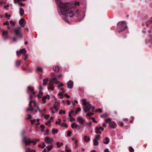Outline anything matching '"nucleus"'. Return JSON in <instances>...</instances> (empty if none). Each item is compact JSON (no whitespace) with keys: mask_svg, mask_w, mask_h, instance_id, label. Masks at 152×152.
I'll use <instances>...</instances> for the list:
<instances>
[{"mask_svg":"<svg viewBox=\"0 0 152 152\" xmlns=\"http://www.w3.org/2000/svg\"><path fill=\"white\" fill-rule=\"evenodd\" d=\"M57 4L61 9L58 12L59 15H65L68 14L70 15V18H72L73 15L72 10L75 7V5L79 4V3L77 2L74 4L60 2Z\"/></svg>","mask_w":152,"mask_h":152,"instance_id":"nucleus-1","label":"nucleus"},{"mask_svg":"<svg viewBox=\"0 0 152 152\" xmlns=\"http://www.w3.org/2000/svg\"><path fill=\"white\" fill-rule=\"evenodd\" d=\"M29 100L30 101L29 104V107L27 108V111H34L36 113L37 110H38L40 112L41 111L39 107L38 103L34 100H32L31 99Z\"/></svg>","mask_w":152,"mask_h":152,"instance_id":"nucleus-2","label":"nucleus"},{"mask_svg":"<svg viewBox=\"0 0 152 152\" xmlns=\"http://www.w3.org/2000/svg\"><path fill=\"white\" fill-rule=\"evenodd\" d=\"M83 103L82 105L84 107H83V109L85 112H87L89 111L91 109L94 110L95 108L94 106H92L91 104L88 101L87 99L85 98L83 99H82Z\"/></svg>","mask_w":152,"mask_h":152,"instance_id":"nucleus-3","label":"nucleus"},{"mask_svg":"<svg viewBox=\"0 0 152 152\" xmlns=\"http://www.w3.org/2000/svg\"><path fill=\"white\" fill-rule=\"evenodd\" d=\"M26 91L28 94H30L29 100L36 96V95H34L36 94V92L34 91V88L32 87L28 86Z\"/></svg>","mask_w":152,"mask_h":152,"instance_id":"nucleus-4","label":"nucleus"},{"mask_svg":"<svg viewBox=\"0 0 152 152\" xmlns=\"http://www.w3.org/2000/svg\"><path fill=\"white\" fill-rule=\"evenodd\" d=\"M118 31L120 32L125 30L127 28L125 22L123 21L119 22L118 23Z\"/></svg>","mask_w":152,"mask_h":152,"instance_id":"nucleus-5","label":"nucleus"},{"mask_svg":"<svg viewBox=\"0 0 152 152\" xmlns=\"http://www.w3.org/2000/svg\"><path fill=\"white\" fill-rule=\"evenodd\" d=\"M14 30L15 34L18 37L20 38H22V36L21 34L22 32V30L20 27H18L17 28H14Z\"/></svg>","mask_w":152,"mask_h":152,"instance_id":"nucleus-6","label":"nucleus"},{"mask_svg":"<svg viewBox=\"0 0 152 152\" xmlns=\"http://www.w3.org/2000/svg\"><path fill=\"white\" fill-rule=\"evenodd\" d=\"M77 121L80 124H83L86 123L85 120L81 116H78L77 118Z\"/></svg>","mask_w":152,"mask_h":152,"instance_id":"nucleus-7","label":"nucleus"},{"mask_svg":"<svg viewBox=\"0 0 152 152\" xmlns=\"http://www.w3.org/2000/svg\"><path fill=\"white\" fill-rule=\"evenodd\" d=\"M23 142H24L26 145H29L32 142V141H31L30 139L27 140L26 137H23Z\"/></svg>","mask_w":152,"mask_h":152,"instance_id":"nucleus-8","label":"nucleus"},{"mask_svg":"<svg viewBox=\"0 0 152 152\" xmlns=\"http://www.w3.org/2000/svg\"><path fill=\"white\" fill-rule=\"evenodd\" d=\"M26 50L25 48H23L22 49H20L19 50H17L16 51V53L17 55L19 56L20 55V54H23L24 55V54H26Z\"/></svg>","mask_w":152,"mask_h":152,"instance_id":"nucleus-9","label":"nucleus"},{"mask_svg":"<svg viewBox=\"0 0 152 152\" xmlns=\"http://www.w3.org/2000/svg\"><path fill=\"white\" fill-rule=\"evenodd\" d=\"M44 141L47 143L48 144H52L53 142V139L48 137H46L45 138Z\"/></svg>","mask_w":152,"mask_h":152,"instance_id":"nucleus-10","label":"nucleus"},{"mask_svg":"<svg viewBox=\"0 0 152 152\" xmlns=\"http://www.w3.org/2000/svg\"><path fill=\"white\" fill-rule=\"evenodd\" d=\"M60 103L58 102H56L54 105L53 106L54 109H55L56 112H57L58 110L59 109L60 107Z\"/></svg>","mask_w":152,"mask_h":152,"instance_id":"nucleus-11","label":"nucleus"},{"mask_svg":"<svg viewBox=\"0 0 152 152\" xmlns=\"http://www.w3.org/2000/svg\"><path fill=\"white\" fill-rule=\"evenodd\" d=\"M8 33L7 31H2V37L4 40H6L8 38Z\"/></svg>","mask_w":152,"mask_h":152,"instance_id":"nucleus-12","label":"nucleus"},{"mask_svg":"<svg viewBox=\"0 0 152 152\" xmlns=\"http://www.w3.org/2000/svg\"><path fill=\"white\" fill-rule=\"evenodd\" d=\"M67 87L69 88H72L73 87V83L71 80H70L67 83Z\"/></svg>","mask_w":152,"mask_h":152,"instance_id":"nucleus-13","label":"nucleus"},{"mask_svg":"<svg viewBox=\"0 0 152 152\" xmlns=\"http://www.w3.org/2000/svg\"><path fill=\"white\" fill-rule=\"evenodd\" d=\"M109 126L112 128H115L116 127L117 125L114 121H112L110 122Z\"/></svg>","mask_w":152,"mask_h":152,"instance_id":"nucleus-14","label":"nucleus"},{"mask_svg":"<svg viewBox=\"0 0 152 152\" xmlns=\"http://www.w3.org/2000/svg\"><path fill=\"white\" fill-rule=\"evenodd\" d=\"M19 23L20 25L23 27H24L26 24L25 20H20Z\"/></svg>","mask_w":152,"mask_h":152,"instance_id":"nucleus-15","label":"nucleus"},{"mask_svg":"<svg viewBox=\"0 0 152 152\" xmlns=\"http://www.w3.org/2000/svg\"><path fill=\"white\" fill-rule=\"evenodd\" d=\"M109 142L110 139L108 137H106L103 141V143L105 144H107L109 143Z\"/></svg>","mask_w":152,"mask_h":152,"instance_id":"nucleus-16","label":"nucleus"},{"mask_svg":"<svg viewBox=\"0 0 152 152\" xmlns=\"http://www.w3.org/2000/svg\"><path fill=\"white\" fill-rule=\"evenodd\" d=\"M53 147V145H49L46 146V148L47 149V152H48L51 150V149Z\"/></svg>","mask_w":152,"mask_h":152,"instance_id":"nucleus-17","label":"nucleus"},{"mask_svg":"<svg viewBox=\"0 0 152 152\" xmlns=\"http://www.w3.org/2000/svg\"><path fill=\"white\" fill-rule=\"evenodd\" d=\"M84 140L85 142H88L90 140V138L87 136H85L84 137Z\"/></svg>","mask_w":152,"mask_h":152,"instance_id":"nucleus-18","label":"nucleus"},{"mask_svg":"<svg viewBox=\"0 0 152 152\" xmlns=\"http://www.w3.org/2000/svg\"><path fill=\"white\" fill-rule=\"evenodd\" d=\"M36 71L39 72H43V69L41 67H37L36 69Z\"/></svg>","mask_w":152,"mask_h":152,"instance_id":"nucleus-19","label":"nucleus"},{"mask_svg":"<svg viewBox=\"0 0 152 152\" xmlns=\"http://www.w3.org/2000/svg\"><path fill=\"white\" fill-rule=\"evenodd\" d=\"M71 127L72 129L77 128L78 126L75 123H72L71 125Z\"/></svg>","mask_w":152,"mask_h":152,"instance_id":"nucleus-20","label":"nucleus"},{"mask_svg":"<svg viewBox=\"0 0 152 152\" xmlns=\"http://www.w3.org/2000/svg\"><path fill=\"white\" fill-rule=\"evenodd\" d=\"M48 81V78H46L43 80V85L45 86L47 84V83Z\"/></svg>","mask_w":152,"mask_h":152,"instance_id":"nucleus-21","label":"nucleus"},{"mask_svg":"<svg viewBox=\"0 0 152 152\" xmlns=\"http://www.w3.org/2000/svg\"><path fill=\"white\" fill-rule=\"evenodd\" d=\"M53 69L55 72H58L59 71V67L57 66H54L53 67Z\"/></svg>","mask_w":152,"mask_h":152,"instance_id":"nucleus-22","label":"nucleus"},{"mask_svg":"<svg viewBox=\"0 0 152 152\" xmlns=\"http://www.w3.org/2000/svg\"><path fill=\"white\" fill-rule=\"evenodd\" d=\"M19 12L20 15L21 16H22L24 13V10L22 8H20L19 10Z\"/></svg>","mask_w":152,"mask_h":152,"instance_id":"nucleus-23","label":"nucleus"},{"mask_svg":"<svg viewBox=\"0 0 152 152\" xmlns=\"http://www.w3.org/2000/svg\"><path fill=\"white\" fill-rule=\"evenodd\" d=\"M52 81H53V82H54V83L56 84H58L59 83V82L55 77H53L52 78Z\"/></svg>","mask_w":152,"mask_h":152,"instance_id":"nucleus-24","label":"nucleus"},{"mask_svg":"<svg viewBox=\"0 0 152 152\" xmlns=\"http://www.w3.org/2000/svg\"><path fill=\"white\" fill-rule=\"evenodd\" d=\"M64 22L69 24H70L72 23L71 20H64Z\"/></svg>","mask_w":152,"mask_h":152,"instance_id":"nucleus-25","label":"nucleus"},{"mask_svg":"<svg viewBox=\"0 0 152 152\" xmlns=\"http://www.w3.org/2000/svg\"><path fill=\"white\" fill-rule=\"evenodd\" d=\"M43 93L42 91H40L39 94L37 95V96L38 98H40L43 95Z\"/></svg>","mask_w":152,"mask_h":152,"instance_id":"nucleus-26","label":"nucleus"},{"mask_svg":"<svg viewBox=\"0 0 152 152\" xmlns=\"http://www.w3.org/2000/svg\"><path fill=\"white\" fill-rule=\"evenodd\" d=\"M26 152H36L34 150L31 149L30 148H28L26 150Z\"/></svg>","mask_w":152,"mask_h":152,"instance_id":"nucleus-27","label":"nucleus"},{"mask_svg":"<svg viewBox=\"0 0 152 152\" xmlns=\"http://www.w3.org/2000/svg\"><path fill=\"white\" fill-rule=\"evenodd\" d=\"M52 132L53 134H55V133H58V131L57 129H52Z\"/></svg>","mask_w":152,"mask_h":152,"instance_id":"nucleus-28","label":"nucleus"},{"mask_svg":"<svg viewBox=\"0 0 152 152\" xmlns=\"http://www.w3.org/2000/svg\"><path fill=\"white\" fill-rule=\"evenodd\" d=\"M99 142L97 140H96L95 139L94 140V144L95 145H97L99 144Z\"/></svg>","mask_w":152,"mask_h":152,"instance_id":"nucleus-29","label":"nucleus"},{"mask_svg":"<svg viewBox=\"0 0 152 152\" xmlns=\"http://www.w3.org/2000/svg\"><path fill=\"white\" fill-rule=\"evenodd\" d=\"M21 63V61L20 60H18L16 61L15 65L16 66H18Z\"/></svg>","mask_w":152,"mask_h":152,"instance_id":"nucleus-30","label":"nucleus"},{"mask_svg":"<svg viewBox=\"0 0 152 152\" xmlns=\"http://www.w3.org/2000/svg\"><path fill=\"white\" fill-rule=\"evenodd\" d=\"M65 113H66L65 110H61L59 111V114L61 115V114L62 113L65 114Z\"/></svg>","mask_w":152,"mask_h":152,"instance_id":"nucleus-31","label":"nucleus"},{"mask_svg":"<svg viewBox=\"0 0 152 152\" xmlns=\"http://www.w3.org/2000/svg\"><path fill=\"white\" fill-rule=\"evenodd\" d=\"M56 143L57 145V146L58 148L60 147L62 145H63V143L62 142L59 143V142H57Z\"/></svg>","mask_w":152,"mask_h":152,"instance_id":"nucleus-32","label":"nucleus"},{"mask_svg":"<svg viewBox=\"0 0 152 152\" xmlns=\"http://www.w3.org/2000/svg\"><path fill=\"white\" fill-rule=\"evenodd\" d=\"M101 129L102 131L104 130V129L101 127H96L95 128V130H100Z\"/></svg>","mask_w":152,"mask_h":152,"instance_id":"nucleus-33","label":"nucleus"},{"mask_svg":"<svg viewBox=\"0 0 152 152\" xmlns=\"http://www.w3.org/2000/svg\"><path fill=\"white\" fill-rule=\"evenodd\" d=\"M50 110L52 113H54L56 112L55 110V111L53 110V108L52 107H51L50 108Z\"/></svg>","mask_w":152,"mask_h":152,"instance_id":"nucleus-34","label":"nucleus"},{"mask_svg":"<svg viewBox=\"0 0 152 152\" xmlns=\"http://www.w3.org/2000/svg\"><path fill=\"white\" fill-rule=\"evenodd\" d=\"M100 135H98L97 136H96L95 137V138L94 139H95L96 140H100Z\"/></svg>","mask_w":152,"mask_h":152,"instance_id":"nucleus-35","label":"nucleus"},{"mask_svg":"<svg viewBox=\"0 0 152 152\" xmlns=\"http://www.w3.org/2000/svg\"><path fill=\"white\" fill-rule=\"evenodd\" d=\"M61 120L60 119H58V121H57L56 122V124H58V125H59L60 124V123L61 122Z\"/></svg>","mask_w":152,"mask_h":152,"instance_id":"nucleus-36","label":"nucleus"},{"mask_svg":"<svg viewBox=\"0 0 152 152\" xmlns=\"http://www.w3.org/2000/svg\"><path fill=\"white\" fill-rule=\"evenodd\" d=\"M105 121L106 123H107L111 121V119L110 118H108L105 119Z\"/></svg>","mask_w":152,"mask_h":152,"instance_id":"nucleus-37","label":"nucleus"},{"mask_svg":"<svg viewBox=\"0 0 152 152\" xmlns=\"http://www.w3.org/2000/svg\"><path fill=\"white\" fill-rule=\"evenodd\" d=\"M46 99L44 96H43L42 98V101L43 102V104L46 103V102L45 101Z\"/></svg>","mask_w":152,"mask_h":152,"instance_id":"nucleus-38","label":"nucleus"},{"mask_svg":"<svg viewBox=\"0 0 152 152\" xmlns=\"http://www.w3.org/2000/svg\"><path fill=\"white\" fill-rule=\"evenodd\" d=\"M42 145L43 146H42V145H39L38 146L39 147H41L42 148H44L45 146L46 145H45L44 142L43 143H42Z\"/></svg>","mask_w":152,"mask_h":152,"instance_id":"nucleus-39","label":"nucleus"},{"mask_svg":"<svg viewBox=\"0 0 152 152\" xmlns=\"http://www.w3.org/2000/svg\"><path fill=\"white\" fill-rule=\"evenodd\" d=\"M107 116V115L106 113H104L103 114H102L101 115V117L102 118H105Z\"/></svg>","mask_w":152,"mask_h":152,"instance_id":"nucleus-40","label":"nucleus"},{"mask_svg":"<svg viewBox=\"0 0 152 152\" xmlns=\"http://www.w3.org/2000/svg\"><path fill=\"white\" fill-rule=\"evenodd\" d=\"M53 81H52V79L50 81L49 84V86H53Z\"/></svg>","mask_w":152,"mask_h":152,"instance_id":"nucleus-41","label":"nucleus"},{"mask_svg":"<svg viewBox=\"0 0 152 152\" xmlns=\"http://www.w3.org/2000/svg\"><path fill=\"white\" fill-rule=\"evenodd\" d=\"M61 126H64L66 128H67L68 127V126L65 123H62L61 124Z\"/></svg>","mask_w":152,"mask_h":152,"instance_id":"nucleus-42","label":"nucleus"},{"mask_svg":"<svg viewBox=\"0 0 152 152\" xmlns=\"http://www.w3.org/2000/svg\"><path fill=\"white\" fill-rule=\"evenodd\" d=\"M51 121H50L49 120L45 123L46 125L50 126V125Z\"/></svg>","mask_w":152,"mask_h":152,"instance_id":"nucleus-43","label":"nucleus"},{"mask_svg":"<svg viewBox=\"0 0 152 152\" xmlns=\"http://www.w3.org/2000/svg\"><path fill=\"white\" fill-rule=\"evenodd\" d=\"M63 86H64L63 84L62 83H60V84L58 85V89H60V87Z\"/></svg>","mask_w":152,"mask_h":152,"instance_id":"nucleus-44","label":"nucleus"},{"mask_svg":"<svg viewBox=\"0 0 152 152\" xmlns=\"http://www.w3.org/2000/svg\"><path fill=\"white\" fill-rule=\"evenodd\" d=\"M48 89H51L52 90H53L54 89V87L53 86H50L48 88Z\"/></svg>","mask_w":152,"mask_h":152,"instance_id":"nucleus-45","label":"nucleus"},{"mask_svg":"<svg viewBox=\"0 0 152 152\" xmlns=\"http://www.w3.org/2000/svg\"><path fill=\"white\" fill-rule=\"evenodd\" d=\"M10 23L12 25H14L15 23V22L13 21L12 20H10Z\"/></svg>","mask_w":152,"mask_h":152,"instance_id":"nucleus-46","label":"nucleus"},{"mask_svg":"<svg viewBox=\"0 0 152 152\" xmlns=\"http://www.w3.org/2000/svg\"><path fill=\"white\" fill-rule=\"evenodd\" d=\"M81 110V109L80 107L78 108L76 110L75 113L76 114H77L79 111H80Z\"/></svg>","mask_w":152,"mask_h":152,"instance_id":"nucleus-47","label":"nucleus"},{"mask_svg":"<svg viewBox=\"0 0 152 152\" xmlns=\"http://www.w3.org/2000/svg\"><path fill=\"white\" fill-rule=\"evenodd\" d=\"M148 38L149 39V42L152 43V37L151 36H149Z\"/></svg>","mask_w":152,"mask_h":152,"instance_id":"nucleus-48","label":"nucleus"},{"mask_svg":"<svg viewBox=\"0 0 152 152\" xmlns=\"http://www.w3.org/2000/svg\"><path fill=\"white\" fill-rule=\"evenodd\" d=\"M5 16L7 18H9L11 17L10 15H8L7 13L5 14Z\"/></svg>","mask_w":152,"mask_h":152,"instance_id":"nucleus-49","label":"nucleus"},{"mask_svg":"<svg viewBox=\"0 0 152 152\" xmlns=\"http://www.w3.org/2000/svg\"><path fill=\"white\" fill-rule=\"evenodd\" d=\"M58 95H59L60 96V98H63L64 97L63 95L61 93H58Z\"/></svg>","mask_w":152,"mask_h":152,"instance_id":"nucleus-50","label":"nucleus"},{"mask_svg":"<svg viewBox=\"0 0 152 152\" xmlns=\"http://www.w3.org/2000/svg\"><path fill=\"white\" fill-rule=\"evenodd\" d=\"M46 99H49L50 98V96L49 95H47L45 96H44Z\"/></svg>","mask_w":152,"mask_h":152,"instance_id":"nucleus-51","label":"nucleus"},{"mask_svg":"<svg viewBox=\"0 0 152 152\" xmlns=\"http://www.w3.org/2000/svg\"><path fill=\"white\" fill-rule=\"evenodd\" d=\"M72 134L71 132L70 131H68L67 132V135L68 136H71Z\"/></svg>","mask_w":152,"mask_h":152,"instance_id":"nucleus-52","label":"nucleus"},{"mask_svg":"<svg viewBox=\"0 0 152 152\" xmlns=\"http://www.w3.org/2000/svg\"><path fill=\"white\" fill-rule=\"evenodd\" d=\"M129 151L130 152H133L134 151V149L130 147L129 148Z\"/></svg>","mask_w":152,"mask_h":152,"instance_id":"nucleus-53","label":"nucleus"},{"mask_svg":"<svg viewBox=\"0 0 152 152\" xmlns=\"http://www.w3.org/2000/svg\"><path fill=\"white\" fill-rule=\"evenodd\" d=\"M96 131H95V133L96 134H101V132L100 131H99V130H96Z\"/></svg>","mask_w":152,"mask_h":152,"instance_id":"nucleus-54","label":"nucleus"},{"mask_svg":"<svg viewBox=\"0 0 152 152\" xmlns=\"http://www.w3.org/2000/svg\"><path fill=\"white\" fill-rule=\"evenodd\" d=\"M102 111V110L101 109L99 108L98 109L96 110V112H99V113H101Z\"/></svg>","mask_w":152,"mask_h":152,"instance_id":"nucleus-55","label":"nucleus"},{"mask_svg":"<svg viewBox=\"0 0 152 152\" xmlns=\"http://www.w3.org/2000/svg\"><path fill=\"white\" fill-rule=\"evenodd\" d=\"M70 120L71 122H72L73 121H75V118H74L72 117L70 118Z\"/></svg>","mask_w":152,"mask_h":152,"instance_id":"nucleus-56","label":"nucleus"},{"mask_svg":"<svg viewBox=\"0 0 152 152\" xmlns=\"http://www.w3.org/2000/svg\"><path fill=\"white\" fill-rule=\"evenodd\" d=\"M30 121L31 122V124H33L35 122H36V120L35 119L32 120H31Z\"/></svg>","mask_w":152,"mask_h":152,"instance_id":"nucleus-57","label":"nucleus"},{"mask_svg":"<svg viewBox=\"0 0 152 152\" xmlns=\"http://www.w3.org/2000/svg\"><path fill=\"white\" fill-rule=\"evenodd\" d=\"M93 115V113H88L87 114L88 116H90Z\"/></svg>","mask_w":152,"mask_h":152,"instance_id":"nucleus-58","label":"nucleus"},{"mask_svg":"<svg viewBox=\"0 0 152 152\" xmlns=\"http://www.w3.org/2000/svg\"><path fill=\"white\" fill-rule=\"evenodd\" d=\"M64 96H65L67 98H69L70 97V96L68 95L67 94H65Z\"/></svg>","mask_w":152,"mask_h":152,"instance_id":"nucleus-59","label":"nucleus"},{"mask_svg":"<svg viewBox=\"0 0 152 152\" xmlns=\"http://www.w3.org/2000/svg\"><path fill=\"white\" fill-rule=\"evenodd\" d=\"M104 152H110L109 151L108 148H106L104 150Z\"/></svg>","mask_w":152,"mask_h":152,"instance_id":"nucleus-60","label":"nucleus"},{"mask_svg":"<svg viewBox=\"0 0 152 152\" xmlns=\"http://www.w3.org/2000/svg\"><path fill=\"white\" fill-rule=\"evenodd\" d=\"M66 102H67L68 105H69L71 104L69 100H67L66 101Z\"/></svg>","mask_w":152,"mask_h":152,"instance_id":"nucleus-61","label":"nucleus"},{"mask_svg":"<svg viewBox=\"0 0 152 152\" xmlns=\"http://www.w3.org/2000/svg\"><path fill=\"white\" fill-rule=\"evenodd\" d=\"M4 24L5 25H9V22L7 21L4 23Z\"/></svg>","mask_w":152,"mask_h":152,"instance_id":"nucleus-62","label":"nucleus"},{"mask_svg":"<svg viewBox=\"0 0 152 152\" xmlns=\"http://www.w3.org/2000/svg\"><path fill=\"white\" fill-rule=\"evenodd\" d=\"M24 56H25V58L24 59L25 60H26L27 59V57H28V55L26 54H24Z\"/></svg>","mask_w":152,"mask_h":152,"instance_id":"nucleus-63","label":"nucleus"},{"mask_svg":"<svg viewBox=\"0 0 152 152\" xmlns=\"http://www.w3.org/2000/svg\"><path fill=\"white\" fill-rule=\"evenodd\" d=\"M66 152H71V150L70 149H66Z\"/></svg>","mask_w":152,"mask_h":152,"instance_id":"nucleus-64","label":"nucleus"}]
</instances>
